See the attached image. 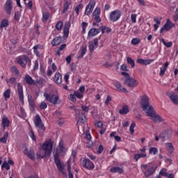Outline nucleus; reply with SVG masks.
I'll use <instances>...</instances> for the list:
<instances>
[{
    "label": "nucleus",
    "instance_id": "obj_25",
    "mask_svg": "<svg viewBox=\"0 0 178 178\" xmlns=\"http://www.w3.org/2000/svg\"><path fill=\"white\" fill-rule=\"evenodd\" d=\"M95 47H98V38H95L93 42H90L89 44V50L90 54H92L95 51Z\"/></svg>",
    "mask_w": 178,
    "mask_h": 178
},
{
    "label": "nucleus",
    "instance_id": "obj_7",
    "mask_svg": "<svg viewBox=\"0 0 178 178\" xmlns=\"http://www.w3.org/2000/svg\"><path fill=\"white\" fill-rule=\"evenodd\" d=\"M140 106L142 107L143 111H144L146 113L149 109V106H152L149 105V97H148L147 95H144L141 97Z\"/></svg>",
    "mask_w": 178,
    "mask_h": 178
},
{
    "label": "nucleus",
    "instance_id": "obj_14",
    "mask_svg": "<svg viewBox=\"0 0 178 178\" xmlns=\"http://www.w3.org/2000/svg\"><path fill=\"white\" fill-rule=\"evenodd\" d=\"M83 168H85L86 169H88V170H92L95 165H94V163L92 161H90L88 159H84L82 161Z\"/></svg>",
    "mask_w": 178,
    "mask_h": 178
},
{
    "label": "nucleus",
    "instance_id": "obj_59",
    "mask_svg": "<svg viewBox=\"0 0 178 178\" xmlns=\"http://www.w3.org/2000/svg\"><path fill=\"white\" fill-rule=\"evenodd\" d=\"M99 15H101V8L97 7L93 12L92 15L96 16Z\"/></svg>",
    "mask_w": 178,
    "mask_h": 178
},
{
    "label": "nucleus",
    "instance_id": "obj_33",
    "mask_svg": "<svg viewBox=\"0 0 178 178\" xmlns=\"http://www.w3.org/2000/svg\"><path fill=\"white\" fill-rule=\"evenodd\" d=\"M130 112L128 105H123L122 109L119 110L120 115H127Z\"/></svg>",
    "mask_w": 178,
    "mask_h": 178
},
{
    "label": "nucleus",
    "instance_id": "obj_27",
    "mask_svg": "<svg viewBox=\"0 0 178 178\" xmlns=\"http://www.w3.org/2000/svg\"><path fill=\"white\" fill-rule=\"evenodd\" d=\"M60 44H62V37L60 36H57L51 40L52 47H56Z\"/></svg>",
    "mask_w": 178,
    "mask_h": 178
},
{
    "label": "nucleus",
    "instance_id": "obj_10",
    "mask_svg": "<svg viewBox=\"0 0 178 178\" xmlns=\"http://www.w3.org/2000/svg\"><path fill=\"white\" fill-rule=\"evenodd\" d=\"M17 63L21 66V67L26 68L27 63L29 65L31 64V59H30V57L28 56L23 55L19 57Z\"/></svg>",
    "mask_w": 178,
    "mask_h": 178
},
{
    "label": "nucleus",
    "instance_id": "obj_64",
    "mask_svg": "<svg viewBox=\"0 0 178 178\" xmlns=\"http://www.w3.org/2000/svg\"><path fill=\"white\" fill-rule=\"evenodd\" d=\"M131 20L132 23H136L137 22V15L131 14Z\"/></svg>",
    "mask_w": 178,
    "mask_h": 178
},
{
    "label": "nucleus",
    "instance_id": "obj_63",
    "mask_svg": "<svg viewBox=\"0 0 178 178\" xmlns=\"http://www.w3.org/2000/svg\"><path fill=\"white\" fill-rule=\"evenodd\" d=\"M95 126L99 129H103L104 123H102L101 121H97L96 123H95Z\"/></svg>",
    "mask_w": 178,
    "mask_h": 178
},
{
    "label": "nucleus",
    "instance_id": "obj_61",
    "mask_svg": "<svg viewBox=\"0 0 178 178\" xmlns=\"http://www.w3.org/2000/svg\"><path fill=\"white\" fill-rule=\"evenodd\" d=\"M111 101H112V97H111V95H107L106 101L104 102L106 106H108V105L111 104Z\"/></svg>",
    "mask_w": 178,
    "mask_h": 178
},
{
    "label": "nucleus",
    "instance_id": "obj_15",
    "mask_svg": "<svg viewBox=\"0 0 178 178\" xmlns=\"http://www.w3.org/2000/svg\"><path fill=\"white\" fill-rule=\"evenodd\" d=\"M70 27H72V24L70 22H66L65 23L64 29H63V38L64 40H67L69 38V31L70 30Z\"/></svg>",
    "mask_w": 178,
    "mask_h": 178
},
{
    "label": "nucleus",
    "instance_id": "obj_8",
    "mask_svg": "<svg viewBox=\"0 0 178 178\" xmlns=\"http://www.w3.org/2000/svg\"><path fill=\"white\" fill-rule=\"evenodd\" d=\"M175 26L176 24L172 22L170 19L168 18L164 25L160 29L161 34L164 31H170Z\"/></svg>",
    "mask_w": 178,
    "mask_h": 178
},
{
    "label": "nucleus",
    "instance_id": "obj_40",
    "mask_svg": "<svg viewBox=\"0 0 178 178\" xmlns=\"http://www.w3.org/2000/svg\"><path fill=\"white\" fill-rule=\"evenodd\" d=\"M8 137H9V133L5 132L3 136L0 138V143H2L3 144H6V142L8 141Z\"/></svg>",
    "mask_w": 178,
    "mask_h": 178
},
{
    "label": "nucleus",
    "instance_id": "obj_37",
    "mask_svg": "<svg viewBox=\"0 0 178 178\" xmlns=\"http://www.w3.org/2000/svg\"><path fill=\"white\" fill-rule=\"evenodd\" d=\"M105 31L107 34H109V33L112 32V29L105 26H100V31H102V34H105Z\"/></svg>",
    "mask_w": 178,
    "mask_h": 178
},
{
    "label": "nucleus",
    "instance_id": "obj_56",
    "mask_svg": "<svg viewBox=\"0 0 178 178\" xmlns=\"http://www.w3.org/2000/svg\"><path fill=\"white\" fill-rule=\"evenodd\" d=\"M74 95L79 99H82V98H84V95H83L82 93H80V92H77L76 90L74 91Z\"/></svg>",
    "mask_w": 178,
    "mask_h": 178
},
{
    "label": "nucleus",
    "instance_id": "obj_1",
    "mask_svg": "<svg viewBox=\"0 0 178 178\" xmlns=\"http://www.w3.org/2000/svg\"><path fill=\"white\" fill-rule=\"evenodd\" d=\"M65 151V147H58V149L54 154V163L56 165V168L58 171L65 175V166L62 164L60 161V154Z\"/></svg>",
    "mask_w": 178,
    "mask_h": 178
},
{
    "label": "nucleus",
    "instance_id": "obj_49",
    "mask_svg": "<svg viewBox=\"0 0 178 178\" xmlns=\"http://www.w3.org/2000/svg\"><path fill=\"white\" fill-rule=\"evenodd\" d=\"M80 9H83V4L82 3H79L78 4L75 8H74V11H75V13L79 15V13H80Z\"/></svg>",
    "mask_w": 178,
    "mask_h": 178
},
{
    "label": "nucleus",
    "instance_id": "obj_23",
    "mask_svg": "<svg viewBox=\"0 0 178 178\" xmlns=\"http://www.w3.org/2000/svg\"><path fill=\"white\" fill-rule=\"evenodd\" d=\"M136 62H137V63H139L140 65H143L145 66H147L148 65H151V63H152V62H154V60L137 58Z\"/></svg>",
    "mask_w": 178,
    "mask_h": 178
},
{
    "label": "nucleus",
    "instance_id": "obj_31",
    "mask_svg": "<svg viewBox=\"0 0 178 178\" xmlns=\"http://www.w3.org/2000/svg\"><path fill=\"white\" fill-rule=\"evenodd\" d=\"M51 17V13L45 11L42 13V23H47Z\"/></svg>",
    "mask_w": 178,
    "mask_h": 178
},
{
    "label": "nucleus",
    "instance_id": "obj_39",
    "mask_svg": "<svg viewBox=\"0 0 178 178\" xmlns=\"http://www.w3.org/2000/svg\"><path fill=\"white\" fill-rule=\"evenodd\" d=\"M147 156V153H139L134 155V159L136 162L138 161V159L141 158H145Z\"/></svg>",
    "mask_w": 178,
    "mask_h": 178
},
{
    "label": "nucleus",
    "instance_id": "obj_45",
    "mask_svg": "<svg viewBox=\"0 0 178 178\" xmlns=\"http://www.w3.org/2000/svg\"><path fill=\"white\" fill-rule=\"evenodd\" d=\"M56 29L58 30V31H60V30H62V27H63V22L62 21H58L56 26Z\"/></svg>",
    "mask_w": 178,
    "mask_h": 178
},
{
    "label": "nucleus",
    "instance_id": "obj_47",
    "mask_svg": "<svg viewBox=\"0 0 178 178\" xmlns=\"http://www.w3.org/2000/svg\"><path fill=\"white\" fill-rule=\"evenodd\" d=\"M10 88L7 89L4 92H3V97L5 99H9L10 98Z\"/></svg>",
    "mask_w": 178,
    "mask_h": 178
},
{
    "label": "nucleus",
    "instance_id": "obj_3",
    "mask_svg": "<svg viewBox=\"0 0 178 178\" xmlns=\"http://www.w3.org/2000/svg\"><path fill=\"white\" fill-rule=\"evenodd\" d=\"M141 169L146 177H149L151 175H154L156 169H158V165L154 163H150L149 164H142Z\"/></svg>",
    "mask_w": 178,
    "mask_h": 178
},
{
    "label": "nucleus",
    "instance_id": "obj_52",
    "mask_svg": "<svg viewBox=\"0 0 178 178\" xmlns=\"http://www.w3.org/2000/svg\"><path fill=\"white\" fill-rule=\"evenodd\" d=\"M7 84L9 86L10 84H15L16 83V78L11 77L9 79H7L6 81Z\"/></svg>",
    "mask_w": 178,
    "mask_h": 178
},
{
    "label": "nucleus",
    "instance_id": "obj_53",
    "mask_svg": "<svg viewBox=\"0 0 178 178\" xmlns=\"http://www.w3.org/2000/svg\"><path fill=\"white\" fill-rule=\"evenodd\" d=\"M1 169L9 170L10 169V165H9V163H8L7 161H4L1 165Z\"/></svg>",
    "mask_w": 178,
    "mask_h": 178
},
{
    "label": "nucleus",
    "instance_id": "obj_62",
    "mask_svg": "<svg viewBox=\"0 0 178 178\" xmlns=\"http://www.w3.org/2000/svg\"><path fill=\"white\" fill-rule=\"evenodd\" d=\"M40 109L45 110L47 108H48V105L45 103V102H42L39 106Z\"/></svg>",
    "mask_w": 178,
    "mask_h": 178
},
{
    "label": "nucleus",
    "instance_id": "obj_34",
    "mask_svg": "<svg viewBox=\"0 0 178 178\" xmlns=\"http://www.w3.org/2000/svg\"><path fill=\"white\" fill-rule=\"evenodd\" d=\"M110 172H111V173H120V175L124 173L123 168L120 167H113L110 169Z\"/></svg>",
    "mask_w": 178,
    "mask_h": 178
},
{
    "label": "nucleus",
    "instance_id": "obj_43",
    "mask_svg": "<svg viewBox=\"0 0 178 178\" xmlns=\"http://www.w3.org/2000/svg\"><path fill=\"white\" fill-rule=\"evenodd\" d=\"M158 152H159V150H158V148L156 147H152L149 149V155H156Z\"/></svg>",
    "mask_w": 178,
    "mask_h": 178
},
{
    "label": "nucleus",
    "instance_id": "obj_5",
    "mask_svg": "<svg viewBox=\"0 0 178 178\" xmlns=\"http://www.w3.org/2000/svg\"><path fill=\"white\" fill-rule=\"evenodd\" d=\"M147 116L151 118L152 120L155 123H161V122H163V118L161 117L159 115H156L155 113V109H154L153 106H149L147 111H146Z\"/></svg>",
    "mask_w": 178,
    "mask_h": 178
},
{
    "label": "nucleus",
    "instance_id": "obj_16",
    "mask_svg": "<svg viewBox=\"0 0 178 178\" xmlns=\"http://www.w3.org/2000/svg\"><path fill=\"white\" fill-rule=\"evenodd\" d=\"M172 130L167 129L164 132H163L162 134H160L159 138H161V140H163V141H165V140L171 138H172Z\"/></svg>",
    "mask_w": 178,
    "mask_h": 178
},
{
    "label": "nucleus",
    "instance_id": "obj_18",
    "mask_svg": "<svg viewBox=\"0 0 178 178\" xmlns=\"http://www.w3.org/2000/svg\"><path fill=\"white\" fill-rule=\"evenodd\" d=\"M24 154L28 156L29 159H31V161H34L35 159V154L34 153V149H33L29 150V149L26 147L24 150Z\"/></svg>",
    "mask_w": 178,
    "mask_h": 178
},
{
    "label": "nucleus",
    "instance_id": "obj_48",
    "mask_svg": "<svg viewBox=\"0 0 178 178\" xmlns=\"http://www.w3.org/2000/svg\"><path fill=\"white\" fill-rule=\"evenodd\" d=\"M161 42L167 48H170L172 45H173V42H166L165 41V39H161Z\"/></svg>",
    "mask_w": 178,
    "mask_h": 178
},
{
    "label": "nucleus",
    "instance_id": "obj_42",
    "mask_svg": "<svg viewBox=\"0 0 178 178\" xmlns=\"http://www.w3.org/2000/svg\"><path fill=\"white\" fill-rule=\"evenodd\" d=\"M70 6V3H69V1H65L64 3V6H63V10L62 13H67Z\"/></svg>",
    "mask_w": 178,
    "mask_h": 178
},
{
    "label": "nucleus",
    "instance_id": "obj_54",
    "mask_svg": "<svg viewBox=\"0 0 178 178\" xmlns=\"http://www.w3.org/2000/svg\"><path fill=\"white\" fill-rule=\"evenodd\" d=\"M44 154H45V151H44L42 149H40L39 150V152L37 153L38 159H44V157H40V156H42ZM38 155H40V156H38Z\"/></svg>",
    "mask_w": 178,
    "mask_h": 178
},
{
    "label": "nucleus",
    "instance_id": "obj_44",
    "mask_svg": "<svg viewBox=\"0 0 178 178\" xmlns=\"http://www.w3.org/2000/svg\"><path fill=\"white\" fill-rule=\"evenodd\" d=\"M127 62L128 65H131V67L134 68V66H136V63L134 62V60L131 58V57H127Z\"/></svg>",
    "mask_w": 178,
    "mask_h": 178
},
{
    "label": "nucleus",
    "instance_id": "obj_12",
    "mask_svg": "<svg viewBox=\"0 0 178 178\" xmlns=\"http://www.w3.org/2000/svg\"><path fill=\"white\" fill-rule=\"evenodd\" d=\"M95 3H97V0H90L89 1L88 5L86 6L85 10V15L86 16H88L90 13L94 10V8H95Z\"/></svg>",
    "mask_w": 178,
    "mask_h": 178
},
{
    "label": "nucleus",
    "instance_id": "obj_21",
    "mask_svg": "<svg viewBox=\"0 0 178 178\" xmlns=\"http://www.w3.org/2000/svg\"><path fill=\"white\" fill-rule=\"evenodd\" d=\"M77 119V123L76 125L78 126V129L80 126V124H84L86 123V115L83 114V113H79L78 115Z\"/></svg>",
    "mask_w": 178,
    "mask_h": 178
},
{
    "label": "nucleus",
    "instance_id": "obj_58",
    "mask_svg": "<svg viewBox=\"0 0 178 178\" xmlns=\"http://www.w3.org/2000/svg\"><path fill=\"white\" fill-rule=\"evenodd\" d=\"M136 127V122H132L129 127V131L131 134H134V128Z\"/></svg>",
    "mask_w": 178,
    "mask_h": 178
},
{
    "label": "nucleus",
    "instance_id": "obj_11",
    "mask_svg": "<svg viewBox=\"0 0 178 178\" xmlns=\"http://www.w3.org/2000/svg\"><path fill=\"white\" fill-rule=\"evenodd\" d=\"M124 83L129 87V88H136L138 86V81L136 78L129 77L124 79Z\"/></svg>",
    "mask_w": 178,
    "mask_h": 178
},
{
    "label": "nucleus",
    "instance_id": "obj_51",
    "mask_svg": "<svg viewBox=\"0 0 178 178\" xmlns=\"http://www.w3.org/2000/svg\"><path fill=\"white\" fill-rule=\"evenodd\" d=\"M20 16H22V13L19 11H15L14 15V19L16 22H19V20H20Z\"/></svg>",
    "mask_w": 178,
    "mask_h": 178
},
{
    "label": "nucleus",
    "instance_id": "obj_26",
    "mask_svg": "<svg viewBox=\"0 0 178 178\" xmlns=\"http://www.w3.org/2000/svg\"><path fill=\"white\" fill-rule=\"evenodd\" d=\"M70 163H72V158H70L67 161V168L68 172V177L74 178L73 173H72V165H70Z\"/></svg>",
    "mask_w": 178,
    "mask_h": 178
},
{
    "label": "nucleus",
    "instance_id": "obj_46",
    "mask_svg": "<svg viewBox=\"0 0 178 178\" xmlns=\"http://www.w3.org/2000/svg\"><path fill=\"white\" fill-rule=\"evenodd\" d=\"M10 72L14 74H16V76H19V74H20V71L18 70L17 67L16 66H13L10 69Z\"/></svg>",
    "mask_w": 178,
    "mask_h": 178
},
{
    "label": "nucleus",
    "instance_id": "obj_4",
    "mask_svg": "<svg viewBox=\"0 0 178 178\" xmlns=\"http://www.w3.org/2000/svg\"><path fill=\"white\" fill-rule=\"evenodd\" d=\"M33 122L35 127L38 130V133H39L40 136H42L45 130H47V128L45 127V125H44V123L42 122V120H41V117H40V115L38 114L35 115Z\"/></svg>",
    "mask_w": 178,
    "mask_h": 178
},
{
    "label": "nucleus",
    "instance_id": "obj_35",
    "mask_svg": "<svg viewBox=\"0 0 178 178\" xmlns=\"http://www.w3.org/2000/svg\"><path fill=\"white\" fill-rule=\"evenodd\" d=\"M86 53H87V47H81V49L79 51V55L78 56V58L82 59V58L84 57Z\"/></svg>",
    "mask_w": 178,
    "mask_h": 178
},
{
    "label": "nucleus",
    "instance_id": "obj_50",
    "mask_svg": "<svg viewBox=\"0 0 178 178\" xmlns=\"http://www.w3.org/2000/svg\"><path fill=\"white\" fill-rule=\"evenodd\" d=\"M160 176H163V177H166L168 175V170L166 168H163L159 172Z\"/></svg>",
    "mask_w": 178,
    "mask_h": 178
},
{
    "label": "nucleus",
    "instance_id": "obj_20",
    "mask_svg": "<svg viewBox=\"0 0 178 178\" xmlns=\"http://www.w3.org/2000/svg\"><path fill=\"white\" fill-rule=\"evenodd\" d=\"M168 97L175 104V105H178V95L175 94L173 92L167 93Z\"/></svg>",
    "mask_w": 178,
    "mask_h": 178
},
{
    "label": "nucleus",
    "instance_id": "obj_2",
    "mask_svg": "<svg viewBox=\"0 0 178 178\" xmlns=\"http://www.w3.org/2000/svg\"><path fill=\"white\" fill-rule=\"evenodd\" d=\"M41 148L43 151H45V153H43V155H38L40 158H47L48 156H51L52 154V148H54V143L51 139H49L43 143L41 146Z\"/></svg>",
    "mask_w": 178,
    "mask_h": 178
},
{
    "label": "nucleus",
    "instance_id": "obj_30",
    "mask_svg": "<svg viewBox=\"0 0 178 178\" xmlns=\"http://www.w3.org/2000/svg\"><path fill=\"white\" fill-rule=\"evenodd\" d=\"M169 66V62H165L163 65V66H162L160 68V73H159V76L161 77H163V76H165V72H166V70L168 69V67Z\"/></svg>",
    "mask_w": 178,
    "mask_h": 178
},
{
    "label": "nucleus",
    "instance_id": "obj_6",
    "mask_svg": "<svg viewBox=\"0 0 178 178\" xmlns=\"http://www.w3.org/2000/svg\"><path fill=\"white\" fill-rule=\"evenodd\" d=\"M43 96L44 97L46 101H48V102H50V104H53V105H57L60 101L58 95L44 92Z\"/></svg>",
    "mask_w": 178,
    "mask_h": 178
},
{
    "label": "nucleus",
    "instance_id": "obj_29",
    "mask_svg": "<svg viewBox=\"0 0 178 178\" xmlns=\"http://www.w3.org/2000/svg\"><path fill=\"white\" fill-rule=\"evenodd\" d=\"M3 129H6L10 126V121L8 117H4L1 120Z\"/></svg>",
    "mask_w": 178,
    "mask_h": 178
},
{
    "label": "nucleus",
    "instance_id": "obj_17",
    "mask_svg": "<svg viewBox=\"0 0 178 178\" xmlns=\"http://www.w3.org/2000/svg\"><path fill=\"white\" fill-rule=\"evenodd\" d=\"M17 92L19 98V102L23 104L24 102V94L23 92V86L20 84V83H17Z\"/></svg>",
    "mask_w": 178,
    "mask_h": 178
},
{
    "label": "nucleus",
    "instance_id": "obj_19",
    "mask_svg": "<svg viewBox=\"0 0 178 178\" xmlns=\"http://www.w3.org/2000/svg\"><path fill=\"white\" fill-rule=\"evenodd\" d=\"M113 84L114 87H115L117 91H119V92H127V89L123 87L122 86V83H120V82L116 81H114Z\"/></svg>",
    "mask_w": 178,
    "mask_h": 178
},
{
    "label": "nucleus",
    "instance_id": "obj_57",
    "mask_svg": "<svg viewBox=\"0 0 178 178\" xmlns=\"http://www.w3.org/2000/svg\"><path fill=\"white\" fill-rule=\"evenodd\" d=\"M88 26V24L87 22H83L81 23L82 34H86V29H87Z\"/></svg>",
    "mask_w": 178,
    "mask_h": 178
},
{
    "label": "nucleus",
    "instance_id": "obj_22",
    "mask_svg": "<svg viewBox=\"0 0 178 178\" xmlns=\"http://www.w3.org/2000/svg\"><path fill=\"white\" fill-rule=\"evenodd\" d=\"M24 83L29 84V86H35V81L29 74L25 75Z\"/></svg>",
    "mask_w": 178,
    "mask_h": 178
},
{
    "label": "nucleus",
    "instance_id": "obj_24",
    "mask_svg": "<svg viewBox=\"0 0 178 178\" xmlns=\"http://www.w3.org/2000/svg\"><path fill=\"white\" fill-rule=\"evenodd\" d=\"M99 33H101L100 28L99 29L92 28L88 31V37H95V35H97V34H99Z\"/></svg>",
    "mask_w": 178,
    "mask_h": 178
},
{
    "label": "nucleus",
    "instance_id": "obj_9",
    "mask_svg": "<svg viewBox=\"0 0 178 178\" xmlns=\"http://www.w3.org/2000/svg\"><path fill=\"white\" fill-rule=\"evenodd\" d=\"M121 16H122V11H120V10H115L111 13H110L108 19L111 22H112L113 23H115L118 22L119 19H120Z\"/></svg>",
    "mask_w": 178,
    "mask_h": 178
},
{
    "label": "nucleus",
    "instance_id": "obj_28",
    "mask_svg": "<svg viewBox=\"0 0 178 178\" xmlns=\"http://www.w3.org/2000/svg\"><path fill=\"white\" fill-rule=\"evenodd\" d=\"M165 147L166 151H168L169 154H173V152H175V146H173V144H172V143H165Z\"/></svg>",
    "mask_w": 178,
    "mask_h": 178
},
{
    "label": "nucleus",
    "instance_id": "obj_41",
    "mask_svg": "<svg viewBox=\"0 0 178 178\" xmlns=\"http://www.w3.org/2000/svg\"><path fill=\"white\" fill-rule=\"evenodd\" d=\"M141 42V39L140 38H134L131 40V44L132 45H138Z\"/></svg>",
    "mask_w": 178,
    "mask_h": 178
},
{
    "label": "nucleus",
    "instance_id": "obj_38",
    "mask_svg": "<svg viewBox=\"0 0 178 178\" xmlns=\"http://www.w3.org/2000/svg\"><path fill=\"white\" fill-rule=\"evenodd\" d=\"M33 52L36 56H40V52L38 51V49H42V46L40 44H36L33 48Z\"/></svg>",
    "mask_w": 178,
    "mask_h": 178
},
{
    "label": "nucleus",
    "instance_id": "obj_60",
    "mask_svg": "<svg viewBox=\"0 0 178 178\" xmlns=\"http://www.w3.org/2000/svg\"><path fill=\"white\" fill-rule=\"evenodd\" d=\"M76 156H77V151L72 150L71 156L70 157L72 159V162H74V159H76Z\"/></svg>",
    "mask_w": 178,
    "mask_h": 178
},
{
    "label": "nucleus",
    "instance_id": "obj_36",
    "mask_svg": "<svg viewBox=\"0 0 178 178\" xmlns=\"http://www.w3.org/2000/svg\"><path fill=\"white\" fill-rule=\"evenodd\" d=\"M9 26V21L6 19H3L1 20L0 23V29L2 30V29H6V27Z\"/></svg>",
    "mask_w": 178,
    "mask_h": 178
},
{
    "label": "nucleus",
    "instance_id": "obj_32",
    "mask_svg": "<svg viewBox=\"0 0 178 178\" xmlns=\"http://www.w3.org/2000/svg\"><path fill=\"white\" fill-rule=\"evenodd\" d=\"M56 84H62V74L59 72H56L54 77Z\"/></svg>",
    "mask_w": 178,
    "mask_h": 178
},
{
    "label": "nucleus",
    "instance_id": "obj_55",
    "mask_svg": "<svg viewBox=\"0 0 178 178\" xmlns=\"http://www.w3.org/2000/svg\"><path fill=\"white\" fill-rule=\"evenodd\" d=\"M29 136L33 141H37V138H35V134H34V131L32 129L30 131Z\"/></svg>",
    "mask_w": 178,
    "mask_h": 178
},
{
    "label": "nucleus",
    "instance_id": "obj_13",
    "mask_svg": "<svg viewBox=\"0 0 178 178\" xmlns=\"http://www.w3.org/2000/svg\"><path fill=\"white\" fill-rule=\"evenodd\" d=\"M4 10L7 15H12V10H13V1L12 0H7L4 5Z\"/></svg>",
    "mask_w": 178,
    "mask_h": 178
}]
</instances>
